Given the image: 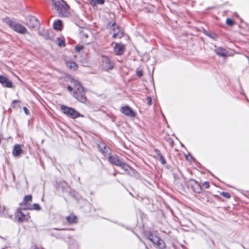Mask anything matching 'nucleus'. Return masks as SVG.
I'll list each match as a JSON object with an SVG mask.
<instances>
[{"label": "nucleus", "instance_id": "obj_1", "mask_svg": "<svg viewBox=\"0 0 249 249\" xmlns=\"http://www.w3.org/2000/svg\"><path fill=\"white\" fill-rule=\"evenodd\" d=\"M109 162L113 165L121 167L124 170L125 174L129 176L136 175L137 171L128 164L123 162L117 155H110L108 158Z\"/></svg>", "mask_w": 249, "mask_h": 249}, {"label": "nucleus", "instance_id": "obj_2", "mask_svg": "<svg viewBox=\"0 0 249 249\" xmlns=\"http://www.w3.org/2000/svg\"><path fill=\"white\" fill-rule=\"evenodd\" d=\"M69 8V6L66 2L62 0H54L53 1L52 9L57 12L59 17H69L71 15Z\"/></svg>", "mask_w": 249, "mask_h": 249}, {"label": "nucleus", "instance_id": "obj_3", "mask_svg": "<svg viewBox=\"0 0 249 249\" xmlns=\"http://www.w3.org/2000/svg\"><path fill=\"white\" fill-rule=\"evenodd\" d=\"M5 22L8 24L11 29L15 32L21 34H25L28 33L27 29L21 24L17 22L14 20H12L9 18L5 19Z\"/></svg>", "mask_w": 249, "mask_h": 249}, {"label": "nucleus", "instance_id": "obj_4", "mask_svg": "<svg viewBox=\"0 0 249 249\" xmlns=\"http://www.w3.org/2000/svg\"><path fill=\"white\" fill-rule=\"evenodd\" d=\"M185 183L188 188H191L194 193L200 194L201 192L203 196H208V192L205 191H202V186L195 180L190 179L185 181Z\"/></svg>", "mask_w": 249, "mask_h": 249}, {"label": "nucleus", "instance_id": "obj_5", "mask_svg": "<svg viewBox=\"0 0 249 249\" xmlns=\"http://www.w3.org/2000/svg\"><path fill=\"white\" fill-rule=\"evenodd\" d=\"M60 109L64 114L71 118L75 119L79 117H84L83 115L80 114V113L72 107L62 105L60 106Z\"/></svg>", "mask_w": 249, "mask_h": 249}, {"label": "nucleus", "instance_id": "obj_6", "mask_svg": "<svg viewBox=\"0 0 249 249\" xmlns=\"http://www.w3.org/2000/svg\"><path fill=\"white\" fill-rule=\"evenodd\" d=\"M73 96L79 102L84 103L87 101V97L85 95V90L84 88L82 90H76L73 93Z\"/></svg>", "mask_w": 249, "mask_h": 249}, {"label": "nucleus", "instance_id": "obj_7", "mask_svg": "<svg viewBox=\"0 0 249 249\" xmlns=\"http://www.w3.org/2000/svg\"><path fill=\"white\" fill-rule=\"evenodd\" d=\"M29 21L26 23V25L31 29H38L40 23L38 19L33 16L29 17Z\"/></svg>", "mask_w": 249, "mask_h": 249}, {"label": "nucleus", "instance_id": "obj_8", "mask_svg": "<svg viewBox=\"0 0 249 249\" xmlns=\"http://www.w3.org/2000/svg\"><path fill=\"white\" fill-rule=\"evenodd\" d=\"M102 62L104 68L106 70H111L114 67L113 62L110 60L108 56H103Z\"/></svg>", "mask_w": 249, "mask_h": 249}, {"label": "nucleus", "instance_id": "obj_9", "mask_svg": "<svg viewBox=\"0 0 249 249\" xmlns=\"http://www.w3.org/2000/svg\"><path fill=\"white\" fill-rule=\"evenodd\" d=\"M15 217L18 220V222H22L28 221V219L30 218V216L28 214H25L21 211L20 209H18L17 210Z\"/></svg>", "mask_w": 249, "mask_h": 249}, {"label": "nucleus", "instance_id": "obj_10", "mask_svg": "<svg viewBox=\"0 0 249 249\" xmlns=\"http://www.w3.org/2000/svg\"><path fill=\"white\" fill-rule=\"evenodd\" d=\"M0 83L4 87L12 88L13 87V83L8 78L4 75H0Z\"/></svg>", "mask_w": 249, "mask_h": 249}, {"label": "nucleus", "instance_id": "obj_11", "mask_svg": "<svg viewBox=\"0 0 249 249\" xmlns=\"http://www.w3.org/2000/svg\"><path fill=\"white\" fill-rule=\"evenodd\" d=\"M120 111L122 113H124L126 116H130L132 117L135 116V112L128 106L122 107Z\"/></svg>", "mask_w": 249, "mask_h": 249}, {"label": "nucleus", "instance_id": "obj_12", "mask_svg": "<svg viewBox=\"0 0 249 249\" xmlns=\"http://www.w3.org/2000/svg\"><path fill=\"white\" fill-rule=\"evenodd\" d=\"M115 53L117 55H122L124 53V46L122 44H116L114 47Z\"/></svg>", "mask_w": 249, "mask_h": 249}, {"label": "nucleus", "instance_id": "obj_13", "mask_svg": "<svg viewBox=\"0 0 249 249\" xmlns=\"http://www.w3.org/2000/svg\"><path fill=\"white\" fill-rule=\"evenodd\" d=\"M23 152V151L21 149L20 144H17L14 146V148L12 152L14 156L18 157Z\"/></svg>", "mask_w": 249, "mask_h": 249}, {"label": "nucleus", "instance_id": "obj_14", "mask_svg": "<svg viewBox=\"0 0 249 249\" xmlns=\"http://www.w3.org/2000/svg\"><path fill=\"white\" fill-rule=\"evenodd\" d=\"M215 52L219 56L226 57L228 55V52L227 50L221 47H218L215 49Z\"/></svg>", "mask_w": 249, "mask_h": 249}, {"label": "nucleus", "instance_id": "obj_15", "mask_svg": "<svg viewBox=\"0 0 249 249\" xmlns=\"http://www.w3.org/2000/svg\"><path fill=\"white\" fill-rule=\"evenodd\" d=\"M155 152L156 153V158L157 160L162 164L164 165L166 164V161L163 156L161 154L160 151L156 149L155 150Z\"/></svg>", "mask_w": 249, "mask_h": 249}, {"label": "nucleus", "instance_id": "obj_16", "mask_svg": "<svg viewBox=\"0 0 249 249\" xmlns=\"http://www.w3.org/2000/svg\"><path fill=\"white\" fill-rule=\"evenodd\" d=\"M151 239H150V241L158 246H160L161 242H163V241L159 236L156 235H151Z\"/></svg>", "mask_w": 249, "mask_h": 249}, {"label": "nucleus", "instance_id": "obj_17", "mask_svg": "<svg viewBox=\"0 0 249 249\" xmlns=\"http://www.w3.org/2000/svg\"><path fill=\"white\" fill-rule=\"evenodd\" d=\"M66 64L68 68L73 71L76 70L78 68L75 62L72 60L66 61Z\"/></svg>", "mask_w": 249, "mask_h": 249}, {"label": "nucleus", "instance_id": "obj_18", "mask_svg": "<svg viewBox=\"0 0 249 249\" xmlns=\"http://www.w3.org/2000/svg\"><path fill=\"white\" fill-rule=\"evenodd\" d=\"M62 22L60 19H58L53 23V28L55 30L60 31L62 30Z\"/></svg>", "mask_w": 249, "mask_h": 249}, {"label": "nucleus", "instance_id": "obj_19", "mask_svg": "<svg viewBox=\"0 0 249 249\" xmlns=\"http://www.w3.org/2000/svg\"><path fill=\"white\" fill-rule=\"evenodd\" d=\"M71 83H72L74 87V91L76 90H82V88H83V86L78 81L72 79L71 80Z\"/></svg>", "mask_w": 249, "mask_h": 249}, {"label": "nucleus", "instance_id": "obj_20", "mask_svg": "<svg viewBox=\"0 0 249 249\" xmlns=\"http://www.w3.org/2000/svg\"><path fill=\"white\" fill-rule=\"evenodd\" d=\"M66 219L69 223H76L77 217L74 215H70L67 216Z\"/></svg>", "mask_w": 249, "mask_h": 249}, {"label": "nucleus", "instance_id": "obj_21", "mask_svg": "<svg viewBox=\"0 0 249 249\" xmlns=\"http://www.w3.org/2000/svg\"><path fill=\"white\" fill-rule=\"evenodd\" d=\"M32 200V195H27L24 196L23 202L24 204L27 205L29 202H31Z\"/></svg>", "mask_w": 249, "mask_h": 249}, {"label": "nucleus", "instance_id": "obj_22", "mask_svg": "<svg viewBox=\"0 0 249 249\" xmlns=\"http://www.w3.org/2000/svg\"><path fill=\"white\" fill-rule=\"evenodd\" d=\"M38 34L42 36L45 39H47L49 38L48 31L47 30H44L42 32L39 31Z\"/></svg>", "mask_w": 249, "mask_h": 249}, {"label": "nucleus", "instance_id": "obj_23", "mask_svg": "<svg viewBox=\"0 0 249 249\" xmlns=\"http://www.w3.org/2000/svg\"><path fill=\"white\" fill-rule=\"evenodd\" d=\"M32 207H33L32 208H29V209L30 210H37V211H39L41 210V207L40 206V205L38 204H37V203L34 204Z\"/></svg>", "mask_w": 249, "mask_h": 249}, {"label": "nucleus", "instance_id": "obj_24", "mask_svg": "<svg viewBox=\"0 0 249 249\" xmlns=\"http://www.w3.org/2000/svg\"><path fill=\"white\" fill-rule=\"evenodd\" d=\"M226 23L229 26H232L234 24V21L231 18H227L226 19Z\"/></svg>", "mask_w": 249, "mask_h": 249}, {"label": "nucleus", "instance_id": "obj_25", "mask_svg": "<svg viewBox=\"0 0 249 249\" xmlns=\"http://www.w3.org/2000/svg\"><path fill=\"white\" fill-rule=\"evenodd\" d=\"M220 194L227 198H230L231 197V195L227 192H221Z\"/></svg>", "mask_w": 249, "mask_h": 249}, {"label": "nucleus", "instance_id": "obj_26", "mask_svg": "<svg viewBox=\"0 0 249 249\" xmlns=\"http://www.w3.org/2000/svg\"><path fill=\"white\" fill-rule=\"evenodd\" d=\"M108 26H111L113 27V30L115 31L116 30V28L117 30H119V27L117 26L115 22L111 23V22L109 23Z\"/></svg>", "mask_w": 249, "mask_h": 249}, {"label": "nucleus", "instance_id": "obj_27", "mask_svg": "<svg viewBox=\"0 0 249 249\" xmlns=\"http://www.w3.org/2000/svg\"><path fill=\"white\" fill-rule=\"evenodd\" d=\"M123 35L122 32L120 33L119 32H118V33H114L113 34V38H116L117 37H121Z\"/></svg>", "mask_w": 249, "mask_h": 249}, {"label": "nucleus", "instance_id": "obj_28", "mask_svg": "<svg viewBox=\"0 0 249 249\" xmlns=\"http://www.w3.org/2000/svg\"><path fill=\"white\" fill-rule=\"evenodd\" d=\"M202 187H204L206 189L208 188L210 186L209 182L208 181H205L202 183Z\"/></svg>", "mask_w": 249, "mask_h": 249}, {"label": "nucleus", "instance_id": "obj_29", "mask_svg": "<svg viewBox=\"0 0 249 249\" xmlns=\"http://www.w3.org/2000/svg\"><path fill=\"white\" fill-rule=\"evenodd\" d=\"M147 104L148 106H151L152 105V99L151 97H148L147 98Z\"/></svg>", "mask_w": 249, "mask_h": 249}, {"label": "nucleus", "instance_id": "obj_30", "mask_svg": "<svg viewBox=\"0 0 249 249\" xmlns=\"http://www.w3.org/2000/svg\"><path fill=\"white\" fill-rule=\"evenodd\" d=\"M58 44L59 46H64L65 45V43L64 40H61L59 41Z\"/></svg>", "mask_w": 249, "mask_h": 249}, {"label": "nucleus", "instance_id": "obj_31", "mask_svg": "<svg viewBox=\"0 0 249 249\" xmlns=\"http://www.w3.org/2000/svg\"><path fill=\"white\" fill-rule=\"evenodd\" d=\"M84 49V46H76L75 47V49L78 51V52H80V51H81L82 50H83Z\"/></svg>", "mask_w": 249, "mask_h": 249}, {"label": "nucleus", "instance_id": "obj_32", "mask_svg": "<svg viewBox=\"0 0 249 249\" xmlns=\"http://www.w3.org/2000/svg\"><path fill=\"white\" fill-rule=\"evenodd\" d=\"M151 235H154L152 233H151V232H147L146 234V236L147 238L148 239H149L150 241V239H151Z\"/></svg>", "mask_w": 249, "mask_h": 249}, {"label": "nucleus", "instance_id": "obj_33", "mask_svg": "<svg viewBox=\"0 0 249 249\" xmlns=\"http://www.w3.org/2000/svg\"><path fill=\"white\" fill-rule=\"evenodd\" d=\"M23 110L26 115H29L30 113L29 109L26 107H23Z\"/></svg>", "mask_w": 249, "mask_h": 249}, {"label": "nucleus", "instance_id": "obj_34", "mask_svg": "<svg viewBox=\"0 0 249 249\" xmlns=\"http://www.w3.org/2000/svg\"><path fill=\"white\" fill-rule=\"evenodd\" d=\"M97 4H103L105 3V0H95Z\"/></svg>", "mask_w": 249, "mask_h": 249}, {"label": "nucleus", "instance_id": "obj_35", "mask_svg": "<svg viewBox=\"0 0 249 249\" xmlns=\"http://www.w3.org/2000/svg\"><path fill=\"white\" fill-rule=\"evenodd\" d=\"M142 74H143V73L142 71H137V75L138 77H140L142 76Z\"/></svg>", "mask_w": 249, "mask_h": 249}, {"label": "nucleus", "instance_id": "obj_36", "mask_svg": "<svg viewBox=\"0 0 249 249\" xmlns=\"http://www.w3.org/2000/svg\"><path fill=\"white\" fill-rule=\"evenodd\" d=\"M90 3L92 6H94L96 5V2L95 0H90Z\"/></svg>", "mask_w": 249, "mask_h": 249}, {"label": "nucleus", "instance_id": "obj_37", "mask_svg": "<svg viewBox=\"0 0 249 249\" xmlns=\"http://www.w3.org/2000/svg\"><path fill=\"white\" fill-rule=\"evenodd\" d=\"M204 33H205V34L206 35H207V36L210 37L211 38H214V36H215L214 34H213V35H212L211 34L206 33V31L204 32Z\"/></svg>", "mask_w": 249, "mask_h": 249}, {"label": "nucleus", "instance_id": "obj_38", "mask_svg": "<svg viewBox=\"0 0 249 249\" xmlns=\"http://www.w3.org/2000/svg\"><path fill=\"white\" fill-rule=\"evenodd\" d=\"M108 151V148H107L106 146H104V150H103V153H107Z\"/></svg>", "mask_w": 249, "mask_h": 249}, {"label": "nucleus", "instance_id": "obj_39", "mask_svg": "<svg viewBox=\"0 0 249 249\" xmlns=\"http://www.w3.org/2000/svg\"><path fill=\"white\" fill-rule=\"evenodd\" d=\"M67 89L70 91V92H71L72 90V88L70 86H68V87H67Z\"/></svg>", "mask_w": 249, "mask_h": 249}, {"label": "nucleus", "instance_id": "obj_40", "mask_svg": "<svg viewBox=\"0 0 249 249\" xmlns=\"http://www.w3.org/2000/svg\"><path fill=\"white\" fill-rule=\"evenodd\" d=\"M19 102V101L18 100H14L12 102V104H15V103H18Z\"/></svg>", "mask_w": 249, "mask_h": 249}, {"label": "nucleus", "instance_id": "obj_41", "mask_svg": "<svg viewBox=\"0 0 249 249\" xmlns=\"http://www.w3.org/2000/svg\"><path fill=\"white\" fill-rule=\"evenodd\" d=\"M83 36H84L86 38H88V35L87 34L84 33V34H83Z\"/></svg>", "mask_w": 249, "mask_h": 249}]
</instances>
